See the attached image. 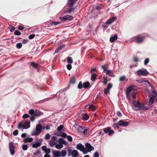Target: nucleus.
I'll list each match as a JSON object with an SVG mask.
<instances>
[{"label":"nucleus","mask_w":157,"mask_h":157,"mask_svg":"<svg viewBox=\"0 0 157 157\" xmlns=\"http://www.w3.org/2000/svg\"><path fill=\"white\" fill-rule=\"evenodd\" d=\"M114 133V131L113 130H111V129L109 130V131L108 133V135H113V134Z\"/></svg>","instance_id":"obj_56"},{"label":"nucleus","mask_w":157,"mask_h":157,"mask_svg":"<svg viewBox=\"0 0 157 157\" xmlns=\"http://www.w3.org/2000/svg\"><path fill=\"white\" fill-rule=\"evenodd\" d=\"M64 140L62 138H60L58 140H56L57 142L62 144Z\"/></svg>","instance_id":"obj_36"},{"label":"nucleus","mask_w":157,"mask_h":157,"mask_svg":"<svg viewBox=\"0 0 157 157\" xmlns=\"http://www.w3.org/2000/svg\"><path fill=\"white\" fill-rule=\"evenodd\" d=\"M105 72L107 75L109 76V75H111V74L112 73V71L110 70L106 69Z\"/></svg>","instance_id":"obj_35"},{"label":"nucleus","mask_w":157,"mask_h":157,"mask_svg":"<svg viewBox=\"0 0 157 157\" xmlns=\"http://www.w3.org/2000/svg\"><path fill=\"white\" fill-rule=\"evenodd\" d=\"M149 60L148 58L146 59L144 61V64L145 65H146L149 63Z\"/></svg>","instance_id":"obj_50"},{"label":"nucleus","mask_w":157,"mask_h":157,"mask_svg":"<svg viewBox=\"0 0 157 157\" xmlns=\"http://www.w3.org/2000/svg\"><path fill=\"white\" fill-rule=\"evenodd\" d=\"M151 91L155 95L154 96L155 97H157V93L155 91V89L154 88H153V87H151Z\"/></svg>","instance_id":"obj_30"},{"label":"nucleus","mask_w":157,"mask_h":157,"mask_svg":"<svg viewBox=\"0 0 157 157\" xmlns=\"http://www.w3.org/2000/svg\"><path fill=\"white\" fill-rule=\"evenodd\" d=\"M112 84L111 83H109L107 84V88L110 90V89L112 88Z\"/></svg>","instance_id":"obj_46"},{"label":"nucleus","mask_w":157,"mask_h":157,"mask_svg":"<svg viewBox=\"0 0 157 157\" xmlns=\"http://www.w3.org/2000/svg\"><path fill=\"white\" fill-rule=\"evenodd\" d=\"M137 75H147L148 74V72L147 71L146 69L142 70L140 69L137 70L136 72Z\"/></svg>","instance_id":"obj_3"},{"label":"nucleus","mask_w":157,"mask_h":157,"mask_svg":"<svg viewBox=\"0 0 157 157\" xmlns=\"http://www.w3.org/2000/svg\"><path fill=\"white\" fill-rule=\"evenodd\" d=\"M35 116H34V115H32L31 117H30V120L32 121H33L35 120L34 117Z\"/></svg>","instance_id":"obj_59"},{"label":"nucleus","mask_w":157,"mask_h":157,"mask_svg":"<svg viewBox=\"0 0 157 157\" xmlns=\"http://www.w3.org/2000/svg\"><path fill=\"white\" fill-rule=\"evenodd\" d=\"M77 0H68V4L70 9L67 10V12L70 13L73 10V5L75 3Z\"/></svg>","instance_id":"obj_2"},{"label":"nucleus","mask_w":157,"mask_h":157,"mask_svg":"<svg viewBox=\"0 0 157 157\" xmlns=\"http://www.w3.org/2000/svg\"><path fill=\"white\" fill-rule=\"evenodd\" d=\"M56 141L53 140H51L49 143V144L52 147H54L55 145L56 146V142L55 141Z\"/></svg>","instance_id":"obj_26"},{"label":"nucleus","mask_w":157,"mask_h":157,"mask_svg":"<svg viewBox=\"0 0 157 157\" xmlns=\"http://www.w3.org/2000/svg\"><path fill=\"white\" fill-rule=\"evenodd\" d=\"M29 113L31 115H33L34 114L35 111L33 109H31L29 110Z\"/></svg>","instance_id":"obj_42"},{"label":"nucleus","mask_w":157,"mask_h":157,"mask_svg":"<svg viewBox=\"0 0 157 157\" xmlns=\"http://www.w3.org/2000/svg\"><path fill=\"white\" fill-rule=\"evenodd\" d=\"M67 62L70 64H71L73 63V60L71 57H68L67 58Z\"/></svg>","instance_id":"obj_32"},{"label":"nucleus","mask_w":157,"mask_h":157,"mask_svg":"<svg viewBox=\"0 0 157 157\" xmlns=\"http://www.w3.org/2000/svg\"><path fill=\"white\" fill-rule=\"evenodd\" d=\"M28 148V146L26 144H24L22 146V149L24 151L26 150Z\"/></svg>","instance_id":"obj_39"},{"label":"nucleus","mask_w":157,"mask_h":157,"mask_svg":"<svg viewBox=\"0 0 157 157\" xmlns=\"http://www.w3.org/2000/svg\"><path fill=\"white\" fill-rule=\"evenodd\" d=\"M101 6L99 5L96 6V9L98 10H101Z\"/></svg>","instance_id":"obj_62"},{"label":"nucleus","mask_w":157,"mask_h":157,"mask_svg":"<svg viewBox=\"0 0 157 157\" xmlns=\"http://www.w3.org/2000/svg\"><path fill=\"white\" fill-rule=\"evenodd\" d=\"M40 146V144L39 143H37V142L34 144H33L32 147L33 148H37L38 147H39Z\"/></svg>","instance_id":"obj_29"},{"label":"nucleus","mask_w":157,"mask_h":157,"mask_svg":"<svg viewBox=\"0 0 157 157\" xmlns=\"http://www.w3.org/2000/svg\"><path fill=\"white\" fill-rule=\"evenodd\" d=\"M29 41V40L27 39H23L22 41V43L23 44H25L27 43H28Z\"/></svg>","instance_id":"obj_55"},{"label":"nucleus","mask_w":157,"mask_h":157,"mask_svg":"<svg viewBox=\"0 0 157 157\" xmlns=\"http://www.w3.org/2000/svg\"><path fill=\"white\" fill-rule=\"evenodd\" d=\"M43 114V113L40 111L36 110L35 111V113L34 115V116L37 117L40 115L41 114Z\"/></svg>","instance_id":"obj_20"},{"label":"nucleus","mask_w":157,"mask_h":157,"mask_svg":"<svg viewBox=\"0 0 157 157\" xmlns=\"http://www.w3.org/2000/svg\"><path fill=\"white\" fill-rule=\"evenodd\" d=\"M21 34V33L18 30H15L14 32V34L15 35L19 36Z\"/></svg>","instance_id":"obj_38"},{"label":"nucleus","mask_w":157,"mask_h":157,"mask_svg":"<svg viewBox=\"0 0 157 157\" xmlns=\"http://www.w3.org/2000/svg\"><path fill=\"white\" fill-rule=\"evenodd\" d=\"M156 97H155V96L153 95H152L150 96L149 101V105H150L153 103L154 101V98Z\"/></svg>","instance_id":"obj_15"},{"label":"nucleus","mask_w":157,"mask_h":157,"mask_svg":"<svg viewBox=\"0 0 157 157\" xmlns=\"http://www.w3.org/2000/svg\"><path fill=\"white\" fill-rule=\"evenodd\" d=\"M111 129V128L110 127H107L106 128H105L103 129V132L105 134H106L108 133H109V130Z\"/></svg>","instance_id":"obj_25"},{"label":"nucleus","mask_w":157,"mask_h":157,"mask_svg":"<svg viewBox=\"0 0 157 157\" xmlns=\"http://www.w3.org/2000/svg\"><path fill=\"white\" fill-rule=\"evenodd\" d=\"M52 154L53 157H61V153L58 151H54L52 152Z\"/></svg>","instance_id":"obj_8"},{"label":"nucleus","mask_w":157,"mask_h":157,"mask_svg":"<svg viewBox=\"0 0 157 157\" xmlns=\"http://www.w3.org/2000/svg\"><path fill=\"white\" fill-rule=\"evenodd\" d=\"M22 47V44L21 43H19L16 44V47L18 48H20Z\"/></svg>","instance_id":"obj_44"},{"label":"nucleus","mask_w":157,"mask_h":157,"mask_svg":"<svg viewBox=\"0 0 157 157\" xmlns=\"http://www.w3.org/2000/svg\"><path fill=\"white\" fill-rule=\"evenodd\" d=\"M73 17L71 15H66L64 17H60V19L63 21H65L67 20H71Z\"/></svg>","instance_id":"obj_5"},{"label":"nucleus","mask_w":157,"mask_h":157,"mask_svg":"<svg viewBox=\"0 0 157 157\" xmlns=\"http://www.w3.org/2000/svg\"><path fill=\"white\" fill-rule=\"evenodd\" d=\"M70 82L73 84H75L76 82L75 77V75H72L70 78Z\"/></svg>","instance_id":"obj_17"},{"label":"nucleus","mask_w":157,"mask_h":157,"mask_svg":"<svg viewBox=\"0 0 157 157\" xmlns=\"http://www.w3.org/2000/svg\"><path fill=\"white\" fill-rule=\"evenodd\" d=\"M72 156L78 157L79 156V154L78 152L76 150H74L72 151Z\"/></svg>","instance_id":"obj_22"},{"label":"nucleus","mask_w":157,"mask_h":157,"mask_svg":"<svg viewBox=\"0 0 157 157\" xmlns=\"http://www.w3.org/2000/svg\"><path fill=\"white\" fill-rule=\"evenodd\" d=\"M64 46V45H62L61 46H59V47L57 48L55 50V53H58L59 52V51L60 50H61V49Z\"/></svg>","instance_id":"obj_27"},{"label":"nucleus","mask_w":157,"mask_h":157,"mask_svg":"<svg viewBox=\"0 0 157 157\" xmlns=\"http://www.w3.org/2000/svg\"><path fill=\"white\" fill-rule=\"evenodd\" d=\"M63 125H61L57 128V131L58 132H60L61 130H63Z\"/></svg>","instance_id":"obj_34"},{"label":"nucleus","mask_w":157,"mask_h":157,"mask_svg":"<svg viewBox=\"0 0 157 157\" xmlns=\"http://www.w3.org/2000/svg\"><path fill=\"white\" fill-rule=\"evenodd\" d=\"M67 138L68 140L70 142H71L72 140V138L70 136H67Z\"/></svg>","instance_id":"obj_48"},{"label":"nucleus","mask_w":157,"mask_h":157,"mask_svg":"<svg viewBox=\"0 0 157 157\" xmlns=\"http://www.w3.org/2000/svg\"><path fill=\"white\" fill-rule=\"evenodd\" d=\"M99 156V155L98 152L97 151L95 152L94 155V157H98Z\"/></svg>","instance_id":"obj_54"},{"label":"nucleus","mask_w":157,"mask_h":157,"mask_svg":"<svg viewBox=\"0 0 157 157\" xmlns=\"http://www.w3.org/2000/svg\"><path fill=\"white\" fill-rule=\"evenodd\" d=\"M125 79V77L124 76H122L120 78V81H124Z\"/></svg>","instance_id":"obj_57"},{"label":"nucleus","mask_w":157,"mask_h":157,"mask_svg":"<svg viewBox=\"0 0 157 157\" xmlns=\"http://www.w3.org/2000/svg\"><path fill=\"white\" fill-rule=\"evenodd\" d=\"M88 150L86 148L84 147V149H83L81 151L82 152L83 154H86L88 152H89Z\"/></svg>","instance_id":"obj_43"},{"label":"nucleus","mask_w":157,"mask_h":157,"mask_svg":"<svg viewBox=\"0 0 157 157\" xmlns=\"http://www.w3.org/2000/svg\"><path fill=\"white\" fill-rule=\"evenodd\" d=\"M9 148L11 155H14L15 153V147L12 142H10L9 143Z\"/></svg>","instance_id":"obj_4"},{"label":"nucleus","mask_w":157,"mask_h":157,"mask_svg":"<svg viewBox=\"0 0 157 157\" xmlns=\"http://www.w3.org/2000/svg\"><path fill=\"white\" fill-rule=\"evenodd\" d=\"M35 36L34 34H31L29 36V39H32L35 37Z\"/></svg>","instance_id":"obj_49"},{"label":"nucleus","mask_w":157,"mask_h":157,"mask_svg":"<svg viewBox=\"0 0 157 157\" xmlns=\"http://www.w3.org/2000/svg\"><path fill=\"white\" fill-rule=\"evenodd\" d=\"M44 152L46 153V154H48L51 153L50 149L49 148H47Z\"/></svg>","instance_id":"obj_45"},{"label":"nucleus","mask_w":157,"mask_h":157,"mask_svg":"<svg viewBox=\"0 0 157 157\" xmlns=\"http://www.w3.org/2000/svg\"><path fill=\"white\" fill-rule=\"evenodd\" d=\"M108 82V80L106 78H104L103 82L105 85H106L107 84Z\"/></svg>","instance_id":"obj_51"},{"label":"nucleus","mask_w":157,"mask_h":157,"mask_svg":"<svg viewBox=\"0 0 157 157\" xmlns=\"http://www.w3.org/2000/svg\"><path fill=\"white\" fill-rule=\"evenodd\" d=\"M67 69L69 70H70L72 68V66L71 64H68L67 65Z\"/></svg>","instance_id":"obj_53"},{"label":"nucleus","mask_w":157,"mask_h":157,"mask_svg":"<svg viewBox=\"0 0 157 157\" xmlns=\"http://www.w3.org/2000/svg\"><path fill=\"white\" fill-rule=\"evenodd\" d=\"M47 148V147L46 146H43L41 147V149L42 150L44 151H45L46 150V149Z\"/></svg>","instance_id":"obj_61"},{"label":"nucleus","mask_w":157,"mask_h":157,"mask_svg":"<svg viewBox=\"0 0 157 157\" xmlns=\"http://www.w3.org/2000/svg\"><path fill=\"white\" fill-rule=\"evenodd\" d=\"M63 144H56L55 146V147L58 149L62 148L63 147Z\"/></svg>","instance_id":"obj_31"},{"label":"nucleus","mask_w":157,"mask_h":157,"mask_svg":"<svg viewBox=\"0 0 157 157\" xmlns=\"http://www.w3.org/2000/svg\"><path fill=\"white\" fill-rule=\"evenodd\" d=\"M42 126L40 124H38L36 126V130L40 133L41 131Z\"/></svg>","instance_id":"obj_18"},{"label":"nucleus","mask_w":157,"mask_h":157,"mask_svg":"<svg viewBox=\"0 0 157 157\" xmlns=\"http://www.w3.org/2000/svg\"><path fill=\"white\" fill-rule=\"evenodd\" d=\"M90 83L88 82H86L83 83V87L85 88H89L90 87Z\"/></svg>","instance_id":"obj_19"},{"label":"nucleus","mask_w":157,"mask_h":157,"mask_svg":"<svg viewBox=\"0 0 157 157\" xmlns=\"http://www.w3.org/2000/svg\"><path fill=\"white\" fill-rule=\"evenodd\" d=\"M97 75L95 74H92L91 77V80L93 81H95L97 77Z\"/></svg>","instance_id":"obj_24"},{"label":"nucleus","mask_w":157,"mask_h":157,"mask_svg":"<svg viewBox=\"0 0 157 157\" xmlns=\"http://www.w3.org/2000/svg\"><path fill=\"white\" fill-rule=\"evenodd\" d=\"M50 137V135L49 134H47L45 136V138L46 139H48Z\"/></svg>","instance_id":"obj_58"},{"label":"nucleus","mask_w":157,"mask_h":157,"mask_svg":"<svg viewBox=\"0 0 157 157\" xmlns=\"http://www.w3.org/2000/svg\"><path fill=\"white\" fill-rule=\"evenodd\" d=\"M144 38V36H138L136 38V42L138 43H141L143 41Z\"/></svg>","instance_id":"obj_13"},{"label":"nucleus","mask_w":157,"mask_h":157,"mask_svg":"<svg viewBox=\"0 0 157 157\" xmlns=\"http://www.w3.org/2000/svg\"><path fill=\"white\" fill-rule=\"evenodd\" d=\"M88 106H89V107L92 110V111H95L96 109V108L95 106H94L93 105H91L90 104H89L87 105L85 107L86 108Z\"/></svg>","instance_id":"obj_21"},{"label":"nucleus","mask_w":157,"mask_h":157,"mask_svg":"<svg viewBox=\"0 0 157 157\" xmlns=\"http://www.w3.org/2000/svg\"><path fill=\"white\" fill-rule=\"evenodd\" d=\"M61 155L63 157H64L67 155V152L65 150H63L61 151Z\"/></svg>","instance_id":"obj_33"},{"label":"nucleus","mask_w":157,"mask_h":157,"mask_svg":"<svg viewBox=\"0 0 157 157\" xmlns=\"http://www.w3.org/2000/svg\"><path fill=\"white\" fill-rule=\"evenodd\" d=\"M23 128L24 129H27L30 126V122L29 121H26L23 124Z\"/></svg>","instance_id":"obj_9"},{"label":"nucleus","mask_w":157,"mask_h":157,"mask_svg":"<svg viewBox=\"0 0 157 157\" xmlns=\"http://www.w3.org/2000/svg\"><path fill=\"white\" fill-rule=\"evenodd\" d=\"M88 131V129H85L84 130L83 133L85 135H86L87 134Z\"/></svg>","instance_id":"obj_63"},{"label":"nucleus","mask_w":157,"mask_h":157,"mask_svg":"<svg viewBox=\"0 0 157 157\" xmlns=\"http://www.w3.org/2000/svg\"><path fill=\"white\" fill-rule=\"evenodd\" d=\"M84 146L80 143L78 144L76 146L77 149L81 151H82L83 149H84Z\"/></svg>","instance_id":"obj_16"},{"label":"nucleus","mask_w":157,"mask_h":157,"mask_svg":"<svg viewBox=\"0 0 157 157\" xmlns=\"http://www.w3.org/2000/svg\"><path fill=\"white\" fill-rule=\"evenodd\" d=\"M72 151H71V150H69L68 152V156H70L72 155Z\"/></svg>","instance_id":"obj_60"},{"label":"nucleus","mask_w":157,"mask_h":157,"mask_svg":"<svg viewBox=\"0 0 157 157\" xmlns=\"http://www.w3.org/2000/svg\"><path fill=\"white\" fill-rule=\"evenodd\" d=\"M83 87V83L82 82L80 81L79 82L78 85V87L79 89H81Z\"/></svg>","instance_id":"obj_37"},{"label":"nucleus","mask_w":157,"mask_h":157,"mask_svg":"<svg viewBox=\"0 0 157 157\" xmlns=\"http://www.w3.org/2000/svg\"><path fill=\"white\" fill-rule=\"evenodd\" d=\"M89 117L86 113H85L82 117V119L84 121L87 120L89 118Z\"/></svg>","instance_id":"obj_23"},{"label":"nucleus","mask_w":157,"mask_h":157,"mask_svg":"<svg viewBox=\"0 0 157 157\" xmlns=\"http://www.w3.org/2000/svg\"><path fill=\"white\" fill-rule=\"evenodd\" d=\"M132 97L133 98H135L136 96V93L135 92H132Z\"/></svg>","instance_id":"obj_64"},{"label":"nucleus","mask_w":157,"mask_h":157,"mask_svg":"<svg viewBox=\"0 0 157 157\" xmlns=\"http://www.w3.org/2000/svg\"><path fill=\"white\" fill-rule=\"evenodd\" d=\"M18 131L17 130H15L13 132V135L16 136L18 134Z\"/></svg>","instance_id":"obj_52"},{"label":"nucleus","mask_w":157,"mask_h":157,"mask_svg":"<svg viewBox=\"0 0 157 157\" xmlns=\"http://www.w3.org/2000/svg\"><path fill=\"white\" fill-rule=\"evenodd\" d=\"M85 146L86 149L89 152L93 151L94 150V147L92 146L89 143H87L85 144Z\"/></svg>","instance_id":"obj_7"},{"label":"nucleus","mask_w":157,"mask_h":157,"mask_svg":"<svg viewBox=\"0 0 157 157\" xmlns=\"http://www.w3.org/2000/svg\"><path fill=\"white\" fill-rule=\"evenodd\" d=\"M133 106V109L136 111L138 110H145L148 109L149 108L147 107L144 106V104H142L139 101H133L132 102Z\"/></svg>","instance_id":"obj_1"},{"label":"nucleus","mask_w":157,"mask_h":157,"mask_svg":"<svg viewBox=\"0 0 157 157\" xmlns=\"http://www.w3.org/2000/svg\"><path fill=\"white\" fill-rule=\"evenodd\" d=\"M33 140V138L32 137H27L25 138L22 141L24 142L25 143H27L28 142L31 143Z\"/></svg>","instance_id":"obj_10"},{"label":"nucleus","mask_w":157,"mask_h":157,"mask_svg":"<svg viewBox=\"0 0 157 157\" xmlns=\"http://www.w3.org/2000/svg\"><path fill=\"white\" fill-rule=\"evenodd\" d=\"M30 65L36 69L38 68V64L35 62L31 63Z\"/></svg>","instance_id":"obj_28"},{"label":"nucleus","mask_w":157,"mask_h":157,"mask_svg":"<svg viewBox=\"0 0 157 157\" xmlns=\"http://www.w3.org/2000/svg\"><path fill=\"white\" fill-rule=\"evenodd\" d=\"M119 124L120 126L126 127L128 125V123L127 121H124L122 120H121L119 122Z\"/></svg>","instance_id":"obj_11"},{"label":"nucleus","mask_w":157,"mask_h":157,"mask_svg":"<svg viewBox=\"0 0 157 157\" xmlns=\"http://www.w3.org/2000/svg\"><path fill=\"white\" fill-rule=\"evenodd\" d=\"M133 90L132 86H129L127 89L126 94V96L127 98L129 100V95L132 90Z\"/></svg>","instance_id":"obj_6"},{"label":"nucleus","mask_w":157,"mask_h":157,"mask_svg":"<svg viewBox=\"0 0 157 157\" xmlns=\"http://www.w3.org/2000/svg\"><path fill=\"white\" fill-rule=\"evenodd\" d=\"M110 90L107 89L106 88L104 90V92L105 94H107L108 93H109L110 92Z\"/></svg>","instance_id":"obj_40"},{"label":"nucleus","mask_w":157,"mask_h":157,"mask_svg":"<svg viewBox=\"0 0 157 157\" xmlns=\"http://www.w3.org/2000/svg\"><path fill=\"white\" fill-rule=\"evenodd\" d=\"M59 23L55 21H52L51 22V25H57L59 24Z\"/></svg>","instance_id":"obj_41"},{"label":"nucleus","mask_w":157,"mask_h":157,"mask_svg":"<svg viewBox=\"0 0 157 157\" xmlns=\"http://www.w3.org/2000/svg\"><path fill=\"white\" fill-rule=\"evenodd\" d=\"M117 38V34H115L113 36H112L110 38V41L111 43L114 42Z\"/></svg>","instance_id":"obj_14"},{"label":"nucleus","mask_w":157,"mask_h":157,"mask_svg":"<svg viewBox=\"0 0 157 157\" xmlns=\"http://www.w3.org/2000/svg\"><path fill=\"white\" fill-rule=\"evenodd\" d=\"M30 117V116L28 114H25L23 115L22 118L24 119Z\"/></svg>","instance_id":"obj_47"},{"label":"nucleus","mask_w":157,"mask_h":157,"mask_svg":"<svg viewBox=\"0 0 157 157\" xmlns=\"http://www.w3.org/2000/svg\"><path fill=\"white\" fill-rule=\"evenodd\" d=\"M117 19L116 17H112L108 20L106 22V24L107 25H110L114 22Z\"/></svg>","instance_id":"obj_12"}]
</instances>
